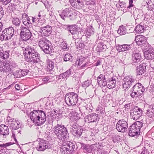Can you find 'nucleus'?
<instances>
[{
  "label": "nucleus",
  "mask_w": 154,
  "mask_h": 154,
  "mask_svg": "<svg viewBox=\"0 0 154 154\" xmlns=\"http://www.w3.org/2000/svg\"><path fill=\"white\" fill-rule=\"evenodd\" d=\"M23 54L27 62L31 63L40 62V55L34 48L28 46L25 48Z\"/></svg>",
  "instance_id": "1"
},
{
  "label": "nucleus",
  "mask_w": 154,
  "mask_h": 154,
  "mask_svg": "<svg viewBox=\"0 0 154 154\" xmlns=\"http://www.w3.org/2000/svg\"><path fill=\"white\" fill-rule=\"evenodd\" d=\"M29 116L31 120L38 125L43 124L46 120V113L42 110H34L30 112Z\"/></svg>",
  "instance_id": "2"
},
{
  "label": "nucleus",
  "mask_w": 154,
  "mask_h": 154,
  "mask_svg": "<svg viewBox=\"0 0 154 154\" xmlns=\"http://www.w3.org/2000/svg\"><path fill=\"white\" fill-rule=\"evenodd\" d=\"M54 134L60 140L64 141L69 138V134L67 128L64 125L57 124L53 129Z\"/></svg>",
  "instance_id": "3"
},
{
  "label": "nucleus",
  "mask_w": 154,
  "mask_h": 154,
  "mask_svg": "<svg viewBox=\"0 0 154 154\" xmlns=\"http://www.w3.org/2000/svg\"><path fill=\"white\" fill-rule=\"evenodd\" d=\"M20 30L21 32L20 35L23 40L31 44L32 42V34L29 29V28L23 26L21 25L20 27Z\"/></svg>",
  "instance_id": "4"
},
{
  "label": "nucleus",
  "mask_w": 154,
  "mask_h": 154,
  "mask_svg": "<svg viewBox=\"0 0 154 154\" xmlns=\"http://www.w3.org/2000/svg\"><path fill=\"white\" fill-rule=\"evenodd\" d=\"M77 145L75 143H73L70 141L63 143L61 146L60 151L63 154H71L72 152L76 149Z\"/></svg>",
  "instance_id": "5"
},
{
  "label": "nucleus",
  "mask_w": 154,
  "mask_h": 154,
  "mask_svg": "<svg viewBox=\"0 0 154 154\" xmlns=\"http://www.w3.org/2000/svg\"><path fill=\"white\" fill-rule=\"evenodd\" d=\"M143 123L139 121H137L132 124L129 128L128 134L131 137H133L137 135L140 132L141 128L143 126Z\"/></svg>",
  "instance_id": "6"
},
{
  "label": "nucleus",
  "mask_w": 154,
  "mask_h": 154,
  "mask_svg": "<svg viewBox=\"0 0 154 154\" xmlns=\"http://www.w3.org/2000/svg\"><path fill=\"white\" fill-rule=\"evenodd\" d=\"M14 30L11 27L5 28L2 32L0 36V40L1 41H8L11 39L14 35Z\"/></svg>",
  "instance_id": "7"
},
{
  "label": "nucleus",
  "mask_w": 154,
  "mask_h": 154,
  "mask_svg": "<svg viewBox=\"0 0 154 154\" xmlns=\"http://www.w3.org/2000/svg\"><path fill=\"white\" fill-rule=\"evenodd\" d=\"M78 99L77 94L74 92L67 93L65 96V102L68 106L75 105L77 102Z\"/></svg>",
  "instance_id": "8"
},
{
  "label": "nucleus",
  "mask_w": 154,
  "mask_h": 154,
  "mask_svg": "<svg viewBox=\"0 0 154 154\" xmlns=\"http://www.w3.org/2000/svg\"><path fill=\"white\" fill-rule=\"evenodd\" d=\"M50 41L45 38H40L38 42L39 46L46 54H49L51 52V49L50 48Z\"/></svg>",
  "instance_id": "9"
},
{
  "label": "nucleus",
  "mask_w": 154,
  "mask_h": 154,
  "mask_svg": "<svg viewBox=\"0 0 154 154\" xmlns=\"http://www.w3.org/2000/svg\"><path fill=\"white\" fill-rule=\"evenodd\" d=\"M79 30L78 27L75 25H70L69 31L73 35L72 37L74 39H81L83 35V32Z\"/></svg>",
  "instance_id": "10"
},
{
  "label": "nucleus",
  "mask_w": 154,
  "mask_h": 154,
  "mask_svg": "<svg viewBox=\"0 0 154 154\" xmlns=\"http://www.w3.org/2000/svg\"><path fill=\"white\" fill-rule=\"evenodd\" d=\"M70 125V129L72 134L78 137H80L83 131L82 128L75 124L72 123V122Z\"/></svg>",
  "instance_id": "11"
},
{
  "label": "nucleus",
  "mask_w": 154,
  "mask_h": 154,
  "mask_svg": "<svg viewBox=\"0 0 154 154\" xmlns=\"http://www.w3.org/2000/svg\"><path fill=\"white\" fill-rule=\"evenodd\" d=\"M142 110L137 106H135L130 112V116L131 118L136 120L139 119L142 115Z\"/></svg>",
  "instance_id": "12"
},
{
  "label": "nucleus",
  "mask_w": 154,
  "mask_h": 154,
  "mask_svg": "<svg viewBox=\"0 0 154 154\" xmlns=\"http://www.w3.org/2000/svg\"><path fill=\"white\" fill-rule=\"evenodd\" d=\"M128 128L127 122L124 119L119 120L117 122L116 125V128L120 132L124 133L127 131Z\"/></svg>",
  "instance_id": "13"
},
{
  "label": "nucleus",
  "mask_w": 154,
  "mask_h": 154,
  "mask_svg": "<svg viewBox=\"0 0 154 154\" xmlns=\"http://www.w3.org/2000/svg\"><path fill=\"white\" fill-rule=\"evenodd\" d=\"M147 38L144 36L139 35L136 36L135 40L137 45L141 47H147L149 44L147 41Z\"/></svg>",
  "instance_id": "14"
},
{
  "label": "nucleus",
  "mask_w": 154,
  "mask_h": 154,
  "mask_svg": "<svg viewBox=\"0 0 154 154\" xmlns=\"http://www.w3.org/2000/svg\"><path fill=\"white\" fill-rule=\"evenodd\" d=\"M135 79L131 75L126 76L123 79V87L124 88L126 89L130 88L132 85L134 84L135 81Z\"/></svg>",
  "instance_id": "15"
},
{
  "label": "nucleus",
  "mask_w": 154,
  "mask_h": 154,
  "mask_svg": "<svg viewBox=\"0 0 154 154\" xmlns=\"http://www.w3.org/2000/svg\"><path fill=\"white\" fill-rule=\"evenodd\" d=\"M9 133L8 126L4 125H0V140H3L6 138Z\"/></svg>",
  "instance_id": "16"
},
{
  "label": "nucleus",
  "mask_w": 154,
  "mask_h": 154,
  "mask_svg": "<svg viewBox=\"0 0 154 154\" xmlns=\"http://www.w3.org/2000/svg\"><path fill=\"white\" fill-rule=\"evenodd\" d=\"M144 107L146 111V116L154 119V104H145Z\"/></svg>",
  "instance_id": "17"
},
{
  "label": "nucleus",
  "mask_w": 154,
  "mask_h": 154,
  "mask_svg": "<svg viewBox=\"0 0 154 154\" xmlns=\"http://www.w3.org/2000/svg\"><path fill=\"white\" fill-rule=\"evenodd\" d=\"M9 126L13 130H16L20 128L21 124L17 120H16L14 119L10 118V117L8 118Z\"/></svg>",
  "instance_id": "18"
},
{
  "label": "nucleus",
  "mask_w": 154,
  "mask_h": 154,
  "mask_svg": "<svg viewBox=\"0 0 154 154\" xmlns=\"http://www.w3.org/2000/svg\"><path fill=\"white\" fill-rule=\"evenodd\" d=\"M50 146L48 142L46 140H42L36 147L38 151H43L46 149H50Z\"/></svg>",
  "instance_id": "19"
},
{
  "label": "nucleus",
  "mask_w": 154,
  "mask_h": 154,
  "mask_svg": "<svg viewBox=\"0 0 154 154\" xmlns=\"http://www.w3.org/2000/svg\"><path fill=\"white\" fill-rule=\"evenodd\" d=\"M141 55L139 52H133L132 54V63L135 65L137 64H139L141 62L142 59Z\"/></svg>",
  "instance_id": "20"
},
{
  "label": "nucleus",
  "mask_w": 154,
  "mask_h": 154,
  "mask_svg": "<svg viewBox=\"0 0 154 154\" xmlns=\"http://www.w3.org/2000/svg\"><path fill=\"white\" fill-rule=\"evenodd\" d=\"M16 64L14 63L8 61L5 63V65L2 71L5 72H9L12 70L13 69L16 67Z\"/></svg>",
  "instance_id": "21"
},
{
  "label": "nucleus",
  "mask_w": 154,
  "mask_h": 154,
  "mask_svg": "<svg viewBox=\"0 0 154 154\" xmlns=\"http://www.w3.org/2000/svg\"><path fill=\"white\" fill-rule=\"evenodd\" d=\"M41 30H42L44 36L45 37L50 36L52 31L51 26L48 25L41 27Z\"/></svg>",
  "instance_id": "22"
},
{
  "label": "nucleus",
  "mask_w": 154,
  "mask_h": 154,
  "mask_svg": "<svg viewBox=\"0 0 154 154\" xmlns=\"http://www.w3.org/2000/svg\"><path fill=\"white\" fill-rule=\"evenodd\" d=\"M133 91H136L139 94L140 96L144 91L145 89L144 87L140 83H138L134 85L133 87Z\"/></svg>",
  "instance_id": "23"
},
{
  "label": "nucleus",
  "mask_w": 154,
  "mask_h": 154,
  "mask_svg": "<svg viewBox=\"0 0 154 154\" xmlns=\"http://www.w3.org/2000/svg\"><path fill=\"white\" fill-rule=\"evenodd\" d=\"M99 85L100 87H105L107 85V81L106 80L105 75L103 74H100L97 79Z\"/></svg>",
  "instance_id": "24"
},
{
  "label": "nucleus",
  "mask_w": 154,
  "mask_h": 154,
  "mask_svg": "<svg viewBox=\"0 0 154 154\" xmlns=\"http://www.w3.org/2000/svg\"><path fill=\"white\" fill-rule=\"evenodd\" d=\"M145 58L147 60H152L154 58V50L149 48L144 53Z\"/></svg>",
  "instance_id": "25"
},
{
  "label": "nucleus",
  "mask_w": 154,
  "mask_h": 154,
  "mask_svg": "<svg viewBox=\"0 0 154 154\" xmlns=\"http://www.w3.org/2000/svg\"><path fill=\"white\" fill-rule=\"evenodd\" d=\"M72 11L70 8H66L63 10L59 16L62 19L65 20L67 18H68Z\"/></svg>",
  "instance_id": "26"
},
{
  "label": "nucleus",
  "mask_w": 154,
  "mask_h": 154,
  "mask_svg": "<svg viewBox=\"0 0 154 154\" xmlns=\"http://www.w3.org/2000/svg\"><path fill=\"white\" fill-rule=\"evenodd\" d=\"M116 77H113L108 79L106 85L109 88L112 89L115 87L116 82Z\"/></svg>",
  "instance_id": "27"
},
{
  "label": "nucleus",
  "mask_w": 154,
  "mask_h": 154,
  "mask_svg": "<svg viewBox=\"0 0 154 154\" xmlns=\"http://www.w3.org/2000/svg\"><path fill=\"white\" fill-rule=\"evenodd\" d=\"M14 133H15V132H13L12 133V138L13 139V140H14V142H10L6 143H3L2 144H0V147H1V148H6L7 147L11 146L14 143H17L18 142L16 138L15 135Z\"/></svg>",
  "instance_id": "28"
},
{
  "label": "nucleus",
  "mask_w": 154,
  "mask_h": 154,
  "mask_svg": "<svg viewBox=\"0 0 154 154\" xmlns=\"http://www.w3.org/2000/svg\"><path fill=\"white\" fill-rule=\"evenodd\" d=\"M131 48L130 45L127 44L121 45H119L116 46V49L119 52L129 50Z\"/></svg>",
  "instance_id": "29"
},
{
  "label": "nucleus",
  "mask_w": 154,
  "mask_h": 154,
  "mask_svg": "<svg viewBox=\"0 0 154 154\" xmlns=\"http://www.w3.org/2000/svg\"><path fill=\"white\" fill-rule=\"evenodd\" d=\"M9 51H4L2 48L0 47V62L9 57Z\"/></svg>",
  "instance_id": "30"
},
{
  "label": "nucleus",
  "mask_w": 154,
  "mask_h": 154,
  "mask_svg": "<svg viewBox=\"0 0 154 154\" xmlns=\"http://www.w3.org/2000/svg\"><path fill=\"white\" fill-rule=\"evenodd\" d=\"M71 5L75 8H79L83 6V3L80 0H69Z\"/></svg>",
  "instance_id": "31"
},
{
  "label": "nucleus",
  "mask_w": 154,
  "mask_h": 154,
  "mask_svg": "<svg viewBox=\"0 0 154 154\" xmlns=\"http://www.w3.org/2000/svg\"><path fill=\"white\" fill-rule=\"evenodd\" d=\"M98 117V115L96 113H91L86 116L88 121L91 122L97 121Z\"/></svg>",
  "instance_id": "32"
},
{
  "label": "nucleus",
  "mask_w": 154,
  "mask_h": 154,
  "mask_svg": "<svg viewBox=\"0 0 154 154\" xmlns=\"http://www.w3.org/2000/svg\"><path fill=\"white\" fill-rule=\"evenodd\" d=\"M81 149L83 150H85L89 153L91 152L93 150L94 146L93 145H86L83 143H82L81 144Z\"/></svg>",
  "instance_id": "33"
},
{
  "label": "nucleus",
  "mask_w": 154,
  "mask_h": 154,
  "mask_svg": "<svg viewBox=\"0 0 154 154\" xmlns=\"http://www.w3.org/2000/svg\"><path fill=\"white\" fill-rule=\"evenodd\" d=\"M106 48V45H104L103 43H100L98 44L96 51H97V52H100L103 51L105 50Z\"/></svg>",
  "instance_id": "34"
},
{
  "label": "nucleus",
  "mask_w": 154,
  "mask_h": 154,
  "mask_svg": "<svg viewBox=\"0 0 154 154\" xmlns=\"http://www.w3.org/2000/svg\"><path fill=\"white\" fill-rule=\"evenodd\" d=\"M54 62L51 60H48L47 63V69L48 71L53 70L54 66Z\"/></svg>",
  "instance_id": "35"
},
{
  "label": "nucleus",
  "mask_w": 154,
  "mask_h": 154,
  "mask_svg": "<svg viewBox=\"0 0 154 154\" xmlns=\"http://www.w3.org/2000/svg\"><path fill=\"white\" fill-rule=\"evenodd\" d=\"M117 32L121 35L126 34L127 33V30L125 26L123 25L120 26L118 30H117Z\"/></svg>",
  "instance_id": "36"
},
{
  "label": "nucleus",
  "mask_w": 154,
  "mask_h": 154,
  "mask_svg": "<svg viewBox=\"0 0 154 154\" xmlns=\"http://www.w3.org/2000/svg\"><path fill=\"white\" fill-rule=\"evenodd\" d=\"M77 12L75 11H72L68 18L71 20H74L77 17Z\"/></svg>",
  "instance_id": "37"
},
{
  "label": "nucleus",
  "mask_w": 154,
  "mask_h": 154,
  "mask_svg": "<svg viewBox=\"0 0 154 154\" xmlns=\"http://www.w3.org/2000/svg\"><path fill=\"white\" fill-rule=\"evenodd\" d=\"M116 6L119 9L127 8L126 3L123 1H121L119 0L118 3L116 5Z\"/></svg>",
  "instance_id": "38"
},
{
  "label": "nucleus",
  "mask_w": 154,
  "mask_h": 154,
  "mask_svg": "<svg viewBox=\"0 0 154 154\" xmlns=\"http://www.w3.org/2000/svg\"><path fill=\"white\" fill-rule=\"evenodd\" d=\"M144 26L141 25V24L137 25L135 29L136 32L138 33H142L144 31Z\"/></svg>",
  "instance_id": "39"
},
{
  "label": "nucleus",
  "mask_w": 154,
  "mask_h": 154,
  "mask_svg": "<svg viewBox=\"0 0 154 154\" xmlns=\"http://www.w3.org/2000/svg\"><path fill=\"white\" fill-rule=\"evenodd\" d=\"M85 60V57H83L77 58L75 63V65L80 66L84 62Z\"/></svg>",
  "instance_id": "40"
},
{
  "label": "nucleus",
  "mask_w": 154,
  "mask_h": 154,
  "mask_svg": "<svg viewBox=\"0 0 154 154\" xmlns=\"http://www.w3.org/2000/svg\"><path fill=\"white\" fill-rule=\"evenodd\" d=\"M21 22L19 18L15 17L12 20V24L16 27H18L20 26Z\"/></svg>",
  "instance_id": "41"
},
{
  "label": "nucleus",
  "mask_w": 154,
  "mask_h": 154,
  "mask_svg": "<svg viewBox=\"0 0 154 154\" xmlns=\"http://www.w3.org/2000/svg\"><path fill=\"white\" fill-rule=\"evenodd\" d=\"M94 29L92 26L88 28L86 30V35L88 36L93 35L94 33Z\"/></svg>",
  "instance_id": "42"
},
{
  "label": "nucleus",
  "mask_w": 154,
  "mask_h": 154,
  "mask_svg": "<svg viewBox=\"0 0 154 154\" xmlns=\"http://www.w3.org/2000/svg\"><path fill=\"white\" fill-rule=\"evenodd\" d=\"M73 57L71 54L69 53L66 54L63 58L64 60L65 61H67L69 60L70 61H72L73 60Z\"/></svg>",
  "instance_id": "43"
},
{
  "label": "nucleus",
  "mask_w": 154,
  "mask_h": 154,
  "mask_svg": "<svg viewBox=\"0 0 154 154\" xmlns=\"http://www.w3.org/2000/svg\"><path fill=\"white\" fill-rule=\"evenodd\" d=\"M61 48L63 51H67L69 49V48L67 46V43L65 42H62L60 45Z\"/></svg>",
  "instance_id": "44"
},
{
  "label": "nucleus",
  "mask_w": 154,
  "mask_h": 154,
  "mask_svg": "<svg viewBox=\"0 0 154 154\" xmlns=\"http://www.w3.org/2000/svg\"><path fill=\"white\" fill-rule=\"evenodd\" d=\"M21 69H19L17 70L16 71L14 72L13 74L16 78H20L22 77V75H21Z\"/></svg>",
  "instance_id": "45"
},
{
  "label": "nucleus",
  "mask_w": 154,
  "mask_h": 154,
  "mask_svg": "<svg viewBox=\"0 0 154 154\" xmlns=\"http://www.w3.org/2000/svg\"><path fill=\"white\" fill-rule=\"evenodd\" d=\"M91 80H88L82 83V86L83 87H88L91 84Z\"/></svg>",
  "instance_id": "46"
},
{
  "label": "nucleus",
  "mask_w": 154,
  "mask_h": 154,
  "mask_svg": "<svg viewBox=\"0 0 154 154\" xmlns=\"http://www.w3.org/2000/svg\"><path fill=\"white\" fill-rule=\"evenodd\" d=\"M146 67L145 64L142 63L139 66H137L136 71H139V70L145 71Z\"/></svg>",
  "instance_id": "47"
},
{
  "label": "nucleus",
  "mask_w": 154,
  "mask_h": 154,
  "mask_svg": "<svg viewBox=\"0 0 154 154\" xmlns=\"http://www.w3.org/2000/svg\"><path fill=\"white\" fill-rule=\"evenodd\" d=\"M75 45L77 48L79 50L82 49L84 48L85 46V44L84 43L80 42L79 43L75 42Z\"/></svg>",
  "instance_id": "48"
},
{
  "label": "nucleus",
  "mask_w": 154,
  "mask_h": 154,
  "mask_svg": "<svg viewBox=\"0 0 154 154\" xmlns=\"http://www.w3.org/2000/svg\"><path fill=\"white\" fill-rule=\"evenodd\" d=\"M69 77V76H68L67 74H66L65 72L61 73L58 75L59 79H67V78Z\"/></svg>",
  "instance_id": "49"
},
{
  "label": "nucleus",
  "mask_w": 154,
  "mask_h": 154,
  "mask_svg": "<svg viewBox=\"0 0 154 154\" xmlns=\"http://www.w3.org/2000/svg\"><path fill=\"white\" fill-rule=\"evenodd\" d=\"M15 6L14 4L11 3V5L9 4L7 8L8 10H9L10 12L13 11L15 10Z\"/></svg>",
  "instance_id": "50"
},
{
  "label": "nucleus",
  "mask_w": 154,
  "mask_h": 154,
  "mask_svg": "<svg viewBox=\"0 0 154 154\" xmlns=\"http://www.w3.org/2000/svg\"><path fill=\"white\" fill-rule=\"evenodd\" d=\"M136 92H137L136 91H133V90H132V91L131 93L130 94L131 97L132 98H134V97H138L140 96V95H139V94Z\"/></svg>",
  "instance_id": "51"
},
{
  "label": "nucleus",
  "mask_w": 154,
  "mask_h": 154,
  "mask_svg": "<svg viewBox=\"0 0 154 154\" xmlns=\"http://www.w3.org/2000/svg\"><path fill=\"white\" fill-rule=\"evenodd\" d=\"M21 75L22 77L26 75L27 74V73L29 72V70L27 69H21Z\"/></svg>",
  "instance_id": "52"
},
{
  "label": "nucleus",
  "mask_w": 154,
  "mask_h": 154,
  "mask_svg": "<svg viewBox=\"0 0 154 154\" xmlns=\"http://www.w3.org/2000/svg\"><path fill=\"white\" fill-rule=\"evenodd\" d=\"M40 30H41V28L40 29ZM38 35V38H41L44 36L43 33H42V30H40L38 32H36V33L35 34V35Z\"/></svg>",
  "instance_id": "53"
},
{
  "label": "nucleus",
  "mask_w": 154,
  "mask_h": 154,
  "mask_svg": "<svg viewBox=\"0 0 154 154\" xmlns=\"http://www.w3.org/2000/svg\"><path fill=\"white\" fill-rule=\"evenodd\" d=\"M49 77L48 76H47L45 77L44 78L42 79V81L43 82L44 84H46L47 83L50 82L49 81Z\"/></svg>",
  "instance_id": "54"
},
{
  "label": "nucleus",
  "mask_w": 154,
  "mask_h": 154,
  "mask_svg": "<svg viewBox=\"0 0 154 154\" xmlns=\"http://www.w3.org/2000/svg\"><path fill=\"white\" fill-rule=\"evenodd\" d=\"M12 0H1V2L4 5H7L10 3Z\"/></svg>",
  "instance_id": "55"
},
{
  "label": "nucleus",
  "mask_w": 154,
  "mask_h": 154,
  "mask_svg": "<svg viewBox=\"0 0 154 154\" xmlns=\"http://www.w3.org/2000/svg\"><path fill=\"white\" fill-rule=\"evenodd\" d=\"M61 26L63 28L67 29L69 30V28H70V25L69 24L66 25L63 24H62Z\"/></svg>",
  "instance_id": "56"
},
{
  "label": "nucleus",
  "mask_w": 154,
  "mask_h": 154,
  "mask_svg": "<svg viewBox=\"0 0 154 154\" xmlns=\"http://www.w3.org/2000/svg\"><path fill=\"white\" fill-rule=\"evenodd\" d=\"M23 24L26 26V27L29 28V27L30 26V25L31 24L29 22H28L27 21H26V20H23Z\"/></svg>",
  "instance_id": "57"
},
{
  "label": "nucleus",
  "mask_w": 154,
  "mask_h": 154,
  "mask_svg": "<svg viewBox=\"0 0 154 154\" xmlns=\"http://www.w3.org/2000/svg\"><path fill=\"white\" fill-rule=\"evenodd\" d=\"M4 15V12L2 7L0 6V17L2 18Z\"/></svg>",
  "instance_id": "58"
},
{
  "label": "nucleus",
  "mask_w": 154,
  "mask_h": 154,
  "mask_svg": "<svg viewBox=\"0 0 154 154\" xmlns=\"http://www.w3.org/2000/svg\"><path fill=\"white\" fill-rule=\"evenodd\" d=\"M136 71L137 75H142L145 72V71L140 70H139V71Z\"/></svg>",
  "instance_id": "59"
},
{
  "label": "nucleus",
  "mask_w": 154,
  "mask_h": 154,
  "mask_svg": "<svg viewBox=\"0 0 154 154\" xmlns=\"http://www.w3.org/2000/svg\"><path fill=\"white\" fill-rule=\"evenodd\" d=\"M133 3V0H129V5L127 7V8H130L131 7L134 6L132 4Z\"/></svg>",
  "instance_id": "60"
},
{
  "label": "nucleus",
  "mask_w": 154,
  "mask_h": 154,
  "mask_svg": "<svg viewBox=\"0 0 154 154\" xmlns=\"http://www.w3.org/2000/svg\"><path fill=\"white\" fill-rule=\"evenodd\" d=\"M102 107L100 106H99L96 109V110L97 111H100V113H104V112H103V111L102 110Z\"/></svg>",
  "instance_id": "61"
},
{
  "label": "nucleus",
  "mask_w": 154,
  "mask_h": 154,
  "mask_svg": "<svg viewBox=\"0 0 154 154\" xmlns=\"http://www.w3.org/2000/svg\"><path fill=\"white\" fill-rule=\"evenodd\" d=\"M72 72V70L71 69H69L65 72L66 74H67V75L69 76L71 74Z\"/></svg>",
  "instance_id": "62"
},
{
  "label": "nucleus",
  "mask_w": 154,
  "mask_h": 154,
  "mask_svg": "<svg viewBox=\"0 0 154 154\" xmlns=\"http://www.w3.org/2000/svg\"><path fill=\"white\" fill-rule=\"evenodd\" d=\"M141 154H149V152L147 149H146L142 152Z\"/></svg>",
  "instance_id": "63"
},
{
  "label": "nucleus",
  "mask_w": 154,
  "mask_h": 154,
  "mask_svg": "<svg viewBox=\"0 0 154 154\" xmlns=\"http://www.w3.org/2000/svg\"><path fill=\"white\" fill-rule=\"evenodd\" d=\"M88 64V63H86L85 64H83L80 67V69H84V67H87V64Z\"/></svg>",
  "instance_id": "64"
}]
</instances>
